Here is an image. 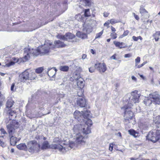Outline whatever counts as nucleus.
<instances>
[{"label": "nucleus", "mask_w": 160, "mask_h": 160, "mask_svg": "<svg viewBox=\"0 0 160 160\" xmlns=\"http://www.w3.org/2000/svg\"><path fill=\"white\" fill-rule=\"evenodd\" d=\"M138 93L137 90L132 92L131 93L132 97L129 98L127 100V105L121 108L122 110L124 111V119L126 122L131 120L134 115L133 112L129 109L133 106L134 103L138 102L141 95Z\"/></svg>", "instance_id": "f257e3e1"}, {"label": "nucleus", "mask_w": 160, "mask_h": 160, "mask_svg": "<svg viewBox=\"0 0 160 160\" xmlns=\"http://www.w3.org/2000/svg\"><path fill=\"white\" fill-rule=\"evenodd\" d=\"M50 47L48 45H44L38 47L37 49H31L29 47L25 48L23 53L24 61H26L32 56H37L40 54H45L49 52Z\"/></svg>", "instance_id": "f03ea898"}, {"label": "nucleus", "mask_w": 160, "mask_h": 160, "mask_svg": "<svg viewBox=\"0 0 160 160\" xmlns=\"http://www.w3.org/2000/svg\"><path fill=\"white\" fill-rule=\"evenodd\" d=\"M73 142H71L69 145L67 146V147H63L59 144H52L49 145L48 141H45L42 144L41 148L42 150H44L49 148L54 149H58L62 153H65L69 149L71 148L74 144Z\"/></svg>", "instance_id": "7ed1b4c3"}, {"label": "nucleus", "mask_w": 160, "mask_h": 160, "mask_svg": "<svg viewBox=\"0 0 160 160\" xmlns=\"http://www.w3.org/2000/svg\"><path fill=\"white\" fill-rule=\"evenodd\" d=\"M88 119L85 124L82 125L78 124L74 126L73 129L75 132L81 131L83 134L87 135L91 132L90 127L92 125V120L89 118Z\"/></svg>", "instance_id": "20e7f679"}, {"label": "nucleus", "mask_w": 160, "mask_h": 160, "mask_svg": "<svg viewBox=\"0 0 160 160\" xmlns=\"http://www.w3.org/2000/svg\"><path fill=\"white\" fill-rule=\"evenodd\" d=\"M19 124L17 121L13 120L10 123L7 124V128L9 137L17 136L18 135L16 129L18 128Z\"/></svg>", "instance_id": "39448f33"}, {"label": "nucleus", "mask_w": 160, "mask_h": 160, "mask_svg": "<svg viewBox=\"0 0 160 160\" xmlns=\"http://www.w3.org/2000/svg\"><path fill=\"white\" fill-rule=\"evenodd\" d=\"M76 139L75 142H74L73 141H71L69 144L67 145H66L65 147H67V146L69 145V144L73 142L74 143L72 147L71 148L69 149L68 150L71 149L74 147H76L77 145H83L85 144V139L87 138V136H83L81 134V133H79L78 134H77L76 135Z\"/></svg>", "instance_id": "423d86ee"}, {"label": "nucleus", "mask_w": 160, "mask_h": 160, "mask_svg": "<svg viewBox=\"0 0 160 160\" xmlns=\"http://www.w3.org/2000/svg\"><path fill=\"white\" fill-rule=\"evenodd\" d=\"M146 138L149 140L156 142L160 139V131L153 129L149 132Z\"/></svg>", "instance_id": "0eeeda50"}, {"label": "nucleus", "mask_w": 160, "mask_h": 160, "mask_svg": "<svg viewBox=\"0 0 160 160\" xmlns=\"http://www.w3.org/2000/svg\"><path fill=\"white\" fill-rule=\"evenodd\" d=\"M36 76L35 73H29L27 70L25 71L19 75V80L25 82L27 80H32L35 79Z\"/></svg>", "instance_id": "6e6552de"}, {"label": "nucleus", "mask_w": 160, "mask_h": 160, "mask_svg": "<svg viewBox=\"0 0 160 160\" xmlns=\"http://www.w3.org/2000/svg\"><path fill=\"white\" fill-rule=\"evenodd\" d=\"M27 147L28 150L30 152H32L37 151L40 148V145L38 144L36 141H31L28 142Z\"/></svg>", "instance_id": "1a4fd4ad"}, {"label": "nucleus", "mask_w": 160, "mask_h": 160, "mask_svg": "<svg viewBox=\"0 0 160 160\" xmlns=\"http://www.w3.org/2000/svg\"><path fill=\"white\" fill-rule=\"evenodd\" d=\"M149 96L150 98H152L153 103L158 104L160 103V95L158 92H155L150 94Z\"/></svg>", "instance_id": "9d476101"}, {"label": "nucleus", "mask_w": 160, "mask_h": 160, "mask_svg": "<svg viewBox=\"0 0 160 160\" xmlns=\"http://www.w3.org/2000/svg\"><path fill=\"white\" fill-rule=\"evenodd\" d=\"M95 68L100 73H103L106 70L107 67L104 63H98L95 64Z\"/></svg>", "instance_id": "9b49d317"}, {"label": "nucleus", "mask_w": 160, "mask_h": 160, "mask_svg": "<svg viewBox=\"0 0 160 160\" xmlns=\"http://www.w3.org/2000/svg\"><path fill=\"white\" fill-rule=\"evenodd\" d=\"M49 45L51 48H60L64 47L66 45L64 44L63 42H61L59 40H58L54 41V44L52 45L49 44Z\"/></svg>", "instance_id": "f8f14e48"}, {"label": "nucleus", "mask_w": 160, "mask_h": 160, "mask_svg": "<svg viewBox=\"0 0 160 160\" xmlns=\"http://www.w3.org/2000/svg\"><path fill=\"white\" fill-rule=\"evenodd\" d=\"M78 105L80 107H85L86 105V100L82 97L78 98L77 101Z\"/></svg>", "instance_id": "ddd939ff"}, {"label": "nucleus", "mask_w": 160, "mask_h": 160, "mask_svg": "<svg viewBox=\"0 0 160 160\" xmlns=\"http://www.w3.org/2000/svg\"><path fill=\"white\" fill-rule=\"evenodd\" d=\"M92 26L91 23L87 24L86 26H83V31L87 33L88 34L92 32Z\"/></svg>", "instance_id": "4468645a"}, {"label": "nucleus", "mask_w": 160, "mask_h": 160, "mask_svg": "<svg viewBox=\"0 0 160 160\" xmlns=\"http://www.w3.org/2000/svg\"><path fill=\"white\" fill-rule=\"evenodd\" d=\"M19 60L18 58L13 57L11 58H10V62L6 64L5 66L6 67H8L10 66H12L16 62H18Z\"/></svg>", "instance_id": "2eb2a0df"}, {"label": "nucleus", "mask_w": 160, "mask_h": 160, "mask_svg": "<svg viewBox=\"0 0 160 160\" xmlns=\"http://www.w3.org/2000/svg\"><path fill=\"white\" fill-rule=\"evenodd\" d=\"M56 72V69L55 68H53L48 69V73L50 77L53 78L55 76Z\"/></svg>", "instance_id": "dca6fc26"}, {"label": "nucleus", "mask_w": 160, "mask_h": 160, "mask_svg": "<svg viewBox=\"0 0 160 160\" xmlns=\"http://www.w3.org/2000/svg\"><path fill=\"white\" fill-rule=\"evenodd\" d=\"M81 112L82 113V117L84 118L87 119L91 117V113L90 111L87 109Z\"/></svg>", "instance_id": "f3484780"}, {"label": "nucleus", "mask_w": 160, "mask_h": 160, "mask_svg": "<svg viewBox=\"0 0 160 160\" xmlns=\"http://www.w3.org/2000/svg\"><path fill=\"white\" fill-rule=\"evenodd\" d=\"M85 32H77L76 35L77 37L82 39H86L87 38V33H85Z\"/></svg>", "instance_id": "a211bd4d"}, {"label": "nucleus", "mask_w": 160, "mask_h": 160, "mask_svg": "<svg viewBox=\"0 0 160 160\" xmlns=\"http://www.w3.org/2000/svg\"><path fill=\"white\" fill-rule=\"evenodd\" d=\"M9 137L10 138L11 144L13 146L15 145L16 144L17 141L16 136H12Z\"/></svg>", "instance_id": "6ab92c4d"}, {"label": "nucleus", "mask_w": 160, "mask_h": 160, "mask_svg": "<svg viewBox=\"0 0 160 160\" xmlns=\"http://www.w3.org/2000/svg\"><path fill=\"white\" fill-rule=\"evenodd\" d=\"M113 43L116 47H118L120 49L126 48L127 47V46L126 45L124 46H122V45L124 44V43L122 42H120L117 41H114Z\"/></svg>", "instance_id": "aec40b11"}, {"label": "nucleus", "mask_w": 160, "mask_h": 160, "mask_svg": "<svg viewBox=\"0 0 160 160\" xmlns=\"http://www.w3.org/2000/svg\"><path fill=\"white\" fill-rule=\"evenodd\" d=\"M143 102L144 104L146 106H150L152 102H153V101L152 98H151L150 97L146 98L144 99Z\"/></svg>", "instance_id": "412c9836"}, {"label": "nucleus", "mask_w": 160, "mask_h": 160, "mask_svg": "<svg viewBox=\"0 0 160 160\" xmlns=\"http://www.w3.org/2000/svg\"><path fill=\"white\" fill-rule=\"evenodd\" d=\"M14 103V101L12 99L10 98L8 99L6 103V108H11L13 105Z\"/></svg>", "instance_id": "4be33fe9"}, {"label": "nucleus", "mask_w": 160, "mask_h": 160, "mask_svg": "<svg viewBox=\"0 0 160 160\" xmlns=\"http://www.w3.org/2000/svg\"><path fill=\"white\" fill-rule=\"evenodd\" d=\"M75 118L79 120V118L82 117V112H80L76 110L74 112L73 114Z\"/></svg>", "instance_id": "5701e85b"}, {"label": "nucleus", "mask_w": 160, "mask_h": 160, "mask_svg": "<svg viewBox=\"0 0 160 160\" xmlns=\"http://www.w3.org/2000/svg\"><path fill=\"white\" fill-rule=\"evenodd\" d=\"M17 148L20 150H28L27 145L25 143H20L17 145Z\"/></svg>", "instance_id": "b1692460"}, {"label": "nucleus", "mask_w": 160, "mask_h": 160, "mask_svg": "<svg viewBox=\"0 0 160 160\" xmlns=\"http://www.w3.org/2000/svg\"><path fill=\"white\" fill-rule=\"evenodd\" d=\"M16 112L14 111H11L8 113L9 118L10 120H13L14 118L16 117Z\"/></svg>", "instance_id": "393cba45"}, {"label": "nucleus", "mask_w": 160, "mask_h": 160, "mask_svg": "<svg viewBox=\"0 0 160 160\" xmlns=\"http://www.w3.org/2000/svg\"><path fill=\"white\" fill-rule=\"evenodd\" d=\"M83 80L82 78H79L77 80V83L78 87L81 88H82L84 86Z\"/></svg>", "instance_id": "a878e982"}, {"label": "nucleus", "mask_w": 160, "mask_h": 160, "mask_svg": "<svg viewBox=\"0 0 160 160\" xmlns=\"http://www.w3.org/2000/svg\"><path fill=\"white\" fill-rule=\"evenodd\" d=\"M69 67L67 66H62L59 67V69L62 71L67 72L69 70Z\"/></svg>", "instance_id": "bb28decb"}, {"label": "nucleus", "mask_w": 160, "mask_h": 160, "mask_svg": "<svg viewBox=\"0 0 160 160\" xmlns=\"http://www.w3.org/2000/svg\"><path fill=\"white\" fill-rule=\"evenodd\" d=\"M66 36L67 37V40L68 39H72L75 37V36L70 32H68L66 33Z\"/></svg>", "instance_id": "cd10ccee"}, {"label": "nucleus", "mask_w": 160, "mask_h": 160, "mask_svg": "<svg viewBox=\"0 0 160 160\" xmlns=\"http://www.w3.org/2000/svg\"><path fill=\"white\" fill-rule=\"evenodd\" d=\"M160 36V32L158 31L153 34V37L156 41H157L159 39Z\"/></svg>", "instance_id": "c85d7f7f"}, {"label": "nucleus", "mask_w": 160, "mask_h": 160, "mask_svg": "<svg viewBox=\"0 0 160 160\" xmlns=\"http://www.w3.org/2000/svg\"><path fill=\"white\" fill-rule=\"evenodd\" d=\"M36 104L35 108H38L39 109L42 110V107L44 106V103L42 102H38V103H36Z\"/></svg>", "instance_id": "c756f323"}, {"label": "nucleus", "mask_w": 160, "mask_h": 160, "mask_svg": "<svg viewBox=\"0 0 160 160\" xmlns=\"http://www.w3.org/2000/svg\"><path fill=\"white\" fill-rule=\"evenodd\" d=\"M0 132L2 136H4V138H6V136L8 135V133L3 128H1L0 129Z\"/></svg>", "instance_id": "7c9ffc66"}, {"label": "nucleus", "mask_w": 160, "mask_h": 160, "mask_svg": "<svg viewBox=\"0 0 160 160\" xmlns=\"http://www.w3.org/2000/svg\"><path fill=\"white\" fill-rule=\"evenodd\" d=\"M43 70V68L42 67H41L37 68L35 70V72L38 73H40L42 72Z\"/></svg>", "instance_id": "2f4dec72"}, {"label": "nucleus", "mask_w": 160, "mask_h": 160, "mask_svg": "<svg viewBox=\"0 0 160 160\" xmlns=\"http://www.w3.org/2000/svg\"><path fill=\"white\" fill-rule=\"evenodd\" d=\"M89 9H85L84 11V15L85 17H88L90 16Z\"/></svg>", "instance_id": "473e14b6"}, {"label": "nucleus", "mask_w": 160, "mask_h": 160, "mask_svg": "<svg viewBox=\"0 0 160 160\" xmlns=\"http://www.w3.org/2000/svg\"><path fill=\"white\" fill-rule=\"evenodd\" d=\"M139 12L141 14H143V13H145L147 14L148 12L146 10V9L142 8H141L140 9Z\"/></svg>", "instance_id": "72a5a7b5"}, {"label": "nucleus", "mask_w": 160, "mask_h": 160, "mask_svg": "<svg viewBox=\"0 0 160 160\" xmlns=\"http://www.w3.org/2000/svg\"><path fill=\"white\" fill-rule=\"evenodd\" d=\"M129 32L128 30H126V31H125L124 32L123 34L121 36H120V37L119 38H122L123 37L126 36L127 35H128Z\"/></svg>", "instance_id": "f704fd0d"}, {"label": "nucleus", "mask_w": 160, "mask_h": 160, "mask_svg": "<svg viewBox=\"0 0 160 160\" xmlns=\"http://www.w3.org/2000/svg\"><path fill=\"white\" fill-rule=\"evenodd\" d=\"M110 23L112 25L118 23V22L115 19L112 18L110 20Z\"/></svg>", "instance_id": "c9c22d12"}, {"label": "nucleus", "mask_w": 160, "mask_h": 160, "mask_svg": "<svg viewBox=\"0 0 160 160\" xmlns=\"http://www.w3.org/2000/svg\"><path fill=\"white\" fill-rule=\"evenodd\" d=\"M129 133L131 135H132L133 136H135V131L133 129H130L128 131Z\"/></svg>", "instance_id": "e433bc0d"}, {"label": "nucleus", "mask_w": 160, "mask_h": 160, "mask_svg": "<svg viewBox=\"0 0 160 160\" xmlns=\"http://www.w3.org/2000/svg\"><path fill=\"white\" fill-rule=\"evenodd\" d=\"M140 61V58L139 57H138L135 60V66H136L138 65V63H139Z\"/></svg>", "instance_id": "4c0bfd02"}, {"label": "nucleus", "mask_w": 160, "mask_h": 160, "mask_svg": "<svg viewBox=\"0 0 160 160\" xmlns=\"http://www.w3.org/2000/svg\"><path fill=\"white\" fill-rule=\"evenodd\" d=\"M141 14L142 18H149V16L148 13L146 14V13H143V14Z\"/></svg>", "instance_id": "58836bf2"}, {"label": "nucleus", "mask_w": 160, "mask_h": 160, "mask_svg": "<svg viewBox=\"0 0 160 160\" xmlns=\"http://www.w3.org/2000/svg\"><path fill=\"white\" fill-rule=\"evenodd\" d=\"M141 14L142 18H149V16L148 13L146 14V13H143V14Z\"/></svg>", "instance_id": "ea45409f"}, {"label": "nucleus", "mask_w": 160, "mask_h": 160, "mask_svg": "<svg viewBox=\"0 0 160 160\" xmlns=\"http://www.w3.org/2000/svg\"><path fill=\"white\" fill-rule=\"evenodd\" d=\"M0 145L2 147H5L6 146L5 143L1 138H0Z\"/></svg>", "instance_id": "a19ab883"}, {"label": "nucleus", "mask_w": 160, "mask_h": 160, "mask_svg": "<svg viewBox=\"0 0 160 160\" xmlns=\"http://www.w3.org/2000/svg\"><path fill=\"white\" fill-rule=\"evenodd\" d=\"M95 69H96L95 66L94 67H91L89 68V71L90 72L92 73L94 72Z\"/></svg>", "instance_id": "79ce46f5"}, {"label": "nucleus", "mask_w": 160, "mask_h": 160, "mask_svg": "<svg viewBox=\"0 0 160 160\" xmlns=\"http://www.w3.org/2000/svg\"><path fill=\"white\" fill-rule=\"evenodd\" d=\"M111 36L112 38L113 39H115L117 37L116 33L115 32L112 33L111 34Z\"/></svg>", "instance_id": "37998d69"}, {"label": "nucleus", "mask_w": 160, "mask_h": 160, "mask_svg": "<svg viewBox=\"0 0 160 160\" xmlns=\"http://www.w3.org/2000/svg\"><path fill=\"white\" fill-rule=\"evenodd\" d=\"M103 33V31H102L101 32H99V33H97L96 34L95 38H99L102 35Z\"/></svg>", "instance_id": "c03bdc74"}, {"label": "nucleus", "mask_w": 160, "mask_h": 160, "mask_svg": "<svg viewBox=\"0 0 160 160\" xmlns=\"http://www.w3.org/2000/svg\"><path fill=\"white\" fill-rule=\"evenodd\" d=\"M53 142L56 143H58L60 142V140L59 138H56L54 139Z\"/></svg>", "instance_id": "a18cd8bd"}, {"label": "nucleus", "mask_w": 160, "mask_h": 160, "mask_svg": "<svg viewBox=\"0 0 160 160\" xmlns=\"http://www.w3.org/2000/svg\"><path fill=\"white\" fill-rule=\"evenodd\" d=\"M147 63V61L146 62H143L142 64H141V65H138V66H137V68H139L142 67L145 64H146Z\"/></svg>", "instance_id": "49530a36"}, {"label": "nucleus", "mask_w": 160, "mask_h": 160, "mask_svg": "<svg viewBox=\"0 0 160 160\" xmlns=\"http://www.w3.org/2000/svg\"><path fill=\"white\" fill-rule=\"evenodd\" d=\"M132 14L133 15L135 18V19L137 20H138L139 19V16L136 15L135 13L133 12L132 13Z\"/></svg>", "instance_id": "de8ad7c7"}, {"label": "nucleus", "mask_w": 160, "mask_h": 160, "mask_svg": "<svg viewBox=\"0 0 160 160\" xmlns=\"http://www.w3.org/2000/svg\"><path fill=\"white\" fill-rule=\"evenodd\" d=\"M61 39L63 40H67V38L66 36V34L65 35H61Z\"/></svg>", "instance_id": "09e8293b"}, {"label": "nucleus", "mask_w": 160, "mask_h": 160, "mask_svg": "<svg viewBox=\"0 0 160 160\" xmlns=\"http://www.w3.org/2000/svg\"><path fill=\"white\" fill-rule=\"evenodd\" d=\"M15 83H13L11 85V91H14V88L15 87Z\"/></svg>", "instance_id": "8fccbe9b"}, {"label": "nucleus", "mask_w": 160, "mask_h": 160, "mask_svg": "<svg viewBox=\"0 0 160 160\" xmlns=\"http://www.w3.org/2000/svg\"><path fill=\"white\" fill-rule=\"evenodd\" d=\"M132 56V55L130 54H125L124 55V57L125 58H130Z\"/></svg>", "instance_id": "3c124183"}, {"label": "nucleus", "mask_w": 160, "mask_h": 160, "mask_svg": "<svg viewBox=\"0 0 160 160\" xmlns=\"http://www.w3.org/2000/svg\"><path fill=\"white\" fill-rule=\"evenodd\" d=\"M113 147L112 144H110V146L109 147V150L110 151H112L113 150Z\"/></svg>", "instance_id": "603ef678"}, {"label": "nucleus", "mask_w": 160, "mask_h": 160, "mask_svg": "<svg viewBox=\"0 0 160 160\" xmlns=\"http://www.w3.org/2000/svg\"><path fill=\"white\" fill-rule=\"evenodd\" d=\"M132 38L133 39V40H134V41H137L138 40V37H136L135 36H133L132 37Z\"/></svg>", "instance_id": "864d4df0"}, {"label": "nucleus", "mask_w": 160, "mask_h": 160, "mask_svg": "<svg viewBox=\"0 0 160 160\" xmlns=\"http://www.w3.org/2000/svg\"><path fill=\"white\" fill-rule=\"evenodd\" d=\"M156 119H158V120L157 121V123H160V116H159V117H157Z\"/></svg>", "instance_id": "5fc2aeb1"}, {"label": "nucleus", "mask_w": 160, "mask_h": 160, "mask_svg": "<svg viewBox=\"0 0 160 160\" xmlns=\"http://www.w3.org/2000/svg\"><path fill=\"white\" fill-rule=\"evenodd\" d=\"M87 57V55L85 54H83L82 56V59H85Z\"/></svg>", "instance_id": "6e6d98bb"}, {"label": "nucleus", "mask_w": 160, "mask_h": 160, "mask_svg": "<svg viewBox=\"0 0 160 160\" xmlns=\"http://www.w3.org/2000/svg\"><path fill=\"white\" fill-rule=\"evenodd\" d=\"M109 15V14L106 12H105L103 13V16L105 17H107Z\"/></svg>", "instance_id": "4d7b16f0"}, {"label": "nucleus", "mask_w": 160, "mask_h": 160, "mask_svg": "<svg viewBox=\"0 0 160 160\" xmlns=\"http://www.w3.org/2000/svg\"><path fill=\"white\" fill-rule=\"evenodd\" d=\"M132 80L136 81L137 80V78L136 77H135L134 76H132Z\"/></svg>", "instance_id": "13d9d810"}, {"label": "nucleus", "mask_w": 160, "mask_h": 160, "mask_svg": "<svg viewBox=\"0 0 160 160\" xmlns=\"http://www.w3.org/2000/svg\"><path fill=\"white\" fill-rule=\"evenodd\" d=\"M111 29L112 32H115L116 31V29L112 26L111 27Z\"/></svg>", "instance_id": "bf43d9fd"}, {"label": "nucleus", "mask_w": 160, "mask_h": 160, "mask_svg": "<svg viewBox=\"0 0 160 160\" xmlns=\"http://www.w3.org/2000/svg\"><path fill=\"white\" fill-rule=\"evenodd\" d=\"M91 52L93 54H95V52L94 51L93 49H91Z\"/></svg>", "instance_id": "052dcab7"}, {"label": "nucleus", "mask_w": 160, "mask_h": 160, "mask_svg": "<svg viewBox=\"0 0 160 160\" xmlns=\"http://www.w3.org/2000/svg\"><path fill=\"white\" fill-rule=\"evenodd\" d=\"M111 59H114V60H116V58L115 56L114 55H112L111 57Z\"/></svg>", "instance_id": "680f3d73"}, {"label": "nucleus", "mask_w": 160, "mask_h": 160, "mask_svg": "<svg viewBox=\"0 0 160 160\" xmlns=\"http://www.w3.org/2000/svg\"><path fill=\"white\" fill-rule=\"evenodd\" d=\"M151 83L152 84H154V79H152L151 80Z\"/></svg>", "instance_id": "e2e57ef3"}, {"label": "nucleus", "mask_w": 160, "mask_h": 160, "mask_svg": "<svg viewBox=\"0 0 160 160\" xmlns=\"http://www.w3.org/2000/svg\"><path fill=\"white\" fill-rule=\"evenodd\" d=\"M140 76L143 79L145 80V77L142 75H140Z\"/></svg>", "instance_id": "0e129e2a"}, {"label": "nucleus", "mask_w": 160, "mask_h": 160, "mask_svg": "<svg viewBox=\"0 0 160 160\" xmlns=\"http://www.w3.org/2000/svg\"><path fill=\"white\" fill-rule=\"evenodd\" d=\"M61 35H58L57 36V38H58L61 39Z\"/></svg>", "instance_id": "69168bd1"}, {"label": "nucleus", "mask_w": 160, "mask_h": 160, "mask_svg": "<svg viewBox=\"0 0 160 160\" xmlns=\"http://www.w3.org/2000/svg\"><path fill=\"white\" fill-rule=\"evenodd\" d=\"M109 24V23H107V22H105L104 24V25L105 26H107Z\"/></svg>", "instance_id": "338daca9"}, {"label": "nucleus", "mask_w": 160, "mask_h": 160, "mask_svg": "<svg viewBox=\"0 0 160 160\" xmlns=\"http://www.w3.org/2000/svg\"><path fill=\"white\" fill-rule=\"evenodd\" d=\"M0 74L2 76H4V75H5V73H1V72L0 73Z\"/></svg>", "instance_id": "774afa93"}]
</instances>
